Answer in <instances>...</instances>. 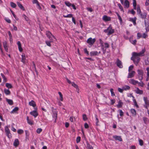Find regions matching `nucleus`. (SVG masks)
I'll return each mask as SVG.
<instances>
[{"label": "nucleus", "instance_id": "1", "mask_svg": "<svg viewBox=\"0 0 149 149\" xmlns=\"http://www.w3.org/2000/svg\"><path fill=\"white\" fill-rule=\"evenodd\" d=\"M145 51V49H142L139 53H137L134 52L132 53V56L131 59L133 61L134 64L136 66H137L138 64L140 61V58L139 57L143 56Z\"/></svg>", "mask_w": 149, "mask_h": 149}, {"label": "nucleus", "instance_id": "2", "mask_svg": "<svg viewBox=\"0 0 149 149\" xmlns=\"http://www.w3.org/2000/svg\"><path fill=\"white\" fill-rule=\"evenodd\" d=\"M104 32L107 33L108 35H110L114 33V30L110 25L107 29L104 30Z\"/></svg>", "mask_w": 149, "mask_h": 149}, {"label": "nucleus", "instance_id": "3", "mask_svg": "<svg viewBox=\"0 0 149 149\" xmlns=\"http://www.w3.org/2000/svg\"><path fill=\"white\" fill-rule=\"evenodd\" d=\"M46 35L47 37L51 40V42H53L52 37L54 38L56 40L55 37L52 34V33L49 31H47L46 32Z\"/></svg>", "mask_w": 149, "mask_h": 149}, {"label": "nucleus", "instance_id": "4", "mask_svg": "<svg viewBox=\"0 0 149 149\" xmlns=\"http://www.w3.org/2000/svg\"><path fill=\"white\" fill-rule=\"evenodd\" d=\"M96 41V39L95 38H88L87 40V42L90 45L92 46Z\"/></svg>", "mask_w": 149, "mask_h": 149}, {"label": "nucleus", "instance_id": "5", "mask_svg": "<svg viewBox=\"0 0 149 149\" xmlns=\"http://www.w3.org/2000/svg\"><path fill=\"white\" fill-rule=\"evenodd\" d=\"M52 111L53 112V118L54 119V122L55 123L56 122L57 117V111L55 109L53 108H52Z\"/></svg>", "mask_w": 149, "mask_h": 149}, {"label": "nucleus", "instance_id": "6", "mask_svg": "<svg viewBox=\"0 0 149 149\" xmlns=\"http://www.w3.org/2000/svg\"><path fill=\"white\" fill-rule=\"evenodd\" d=\"M5 132L6 134L9 138H11V136L10 133V130L8 126H6L5 127Z\"/></svg>", "mask_w": 149, "mask_h": 149}, {"label": "nucleus", "instance_id": "7", "mask_svg": "<svg viewBox=\"0 0 149 149\" xmlns=\"http://www.w3.org/2000/svg\"><path fill=\"white\" fill-rule=\"evenodd\" d=\"M138 75L140 80H141L143 79V71L142 70H137Z\"/></svg>", "mask_w": 149, "mask_h": 149}, {"label": "nucleus", "instance_id": "8", "mask_svg": "<svg viewBox=\"0 0 149 149\" xmlns=\"http://www.w3.org/2000/svg\"><path fill=\"white\" fill-rule=\"evenodd\" d=\"M29 105L32 106L34 108L35 110H37V107H36V104L35 102L33 100H32L31 101L29 102Z\"/></svg>", "mask_w": 149, "mask_h": 149}, {"label": "nucleus", "instance_id": "9", "mask_svg": "<svg viewBox=\"0 0 149 149\" xmlns=\"http://www.w3.org/2000/svg\"><path fill=\"white\" fill-rule=\"evenodd\" d=\"M100 51H99V52H98L96 51H93L90 52V55L91 56H93L97 55L98 54H100Z\"/></svg>", "mask_w": 149, "mask_h": 149}, {"label": "nucleus", "instance_id": "10", "mask_svg": "<svg viewBox=\"0 0 149 149\" xmlns=\"http://www.w3.org/2000/svg\"><path fill=\"white\" fill-rule=\"evenodd\" d=\"M102 19L105 22L110 21L111 20V18L110 17L104 15L102 17Z\"/></svg>", "mask_w": 149, "mask_h": 149}, {"label": "nucleus", "instance_id": "11", "mask_svg": "<svg viewBox=\"0 0 149 149\" xmlns=\"http://www.w3.org/2000/svg\"><path fill=\"white\" fill-rule=\"evenodd\" d=\"M36 110H35L33 111L30 112V114L35 118L36 117L38 116V113L36 111Z\"/></svg>", "mask_w": 149, "mask_h": 149}, {"label": "nucleus", "instance_id": "12", "mask_svg": "<svg viewBox=\"0 0 149 149\" xmlns=\"http://www.w3.org/2000/svg\"><path fill=\"white\" fill-rule=\"evenodd\" d=\"M3 45L4 49L6 52H8V46L7 45V43L6 41H4L3 42Z\"/></svg>", "mask_w": 149, "mask_h": 149}, {"label": "nucleus", "instance_id": "13", "mask_svg": "<svg viewBox=\"0 0 149 149\" xmlns=\"http://www.w3.org/2000/svg\"><path fill=\"white\" fill-rule=\"evenodd\" d=\"M135 72L134 71H132L128 74V78H132L134 77Z\"/></svg>", "mask_w": 149, "mask_h": 149}, {"label": "nucleus", "instance_id": "14", "mask_svg": "<svg viewBox=\"0 0 149 149\" xmlns=\"http://www.w3.org/2000/svg\"><path fill=\"white\" fill-rule=\"evenodd\" d=\"M113 137L116 140H118L120 141H122V139L120 136H113Z\"/></svg>", "mask_w": 149, "mask_h": 149}, {"label": "nucleus", "instance_id": "15", "mask_svg": "<svg viewBox=\"0 0 149 149\" xmlns=\"http://www.w3.org/2000/svg\"><path fill=\"white\" fill-rule=\"evenodd\" d=\"M124 5L125 8H128L129 6V1L127 0H126L125 1Z\"/></svg>", "mask_w": 149, "mask_h": 149}, {"label": "nucleus", "instance_id": "16", "mask_svg": "<svg viewBox=\"0 0 149 149\" xmlns=\"http://www.w3.org/2000/svg\"><path fill=\"white\" fill-rule=\"evenodd\" d=\"M129 82L130 83L133 85H136L138 83V81L135 80L133 79H131Z\"/></svg>", "mask_w": 149, "mask_h": 149}, {"label": "nucleus", "instance_id": "17", "mask_svg": "<svg viewBox=\"0 0 149 149\" xmlns=\"http://www.w3.org/2000/svg\"><path fill=\"white\" fill-rule=\"evenodd\" d=\"M22 57L21 61L24 63L25 62V60L26 59V57L25 54H23L22 55Z\"/></svg>", "mask_w": 149, "mask_h": 149}, {"label": "nucleus", "instance_id": "18", "mask_svg": "<svg viewBox=\"0 0 149 149\" xmlns=\"http://www.w3.org/2000/svg\"><path fill=\"white\" fill-rule=\"evenodd\" d=\"M17 44L18 46V49L20 52H22L23 51V49L21 47V44L19 41H18L17 42Z\"/></svg>", "mask_w": 149, "mask_h": 149}, {"label": "nucleus", "instance_id": "19", "mask_svg": "<svg viewBox=\"0 0 149 149\" xmlns=\"http://www.w3.org/2000/svg\"><path fill=\"white\" fill-rule=\"evenodd\" d=\"M117 65L120 68H121L123 67L121 61L118 60H117Z\"/></svg>", "mask_w": 149, "mask_h": 149}, {"label": "nucleus", "instance_id": "20", "mask_svg": "<svg viewBox=\"0 0 149 149\" xmlns=\"http://www.w3.org/2000/svg\"><path fill=\"white\" fill-rule=\"evenodd\" d=\"M19 144V140L17 139H15L13 143L14 146L17 147Z\"/></svg>", "mask_w": 149, "mask_h": 149}, {"label": "nucleus", "instance_id": "21", "mask_svg": "<svg viewBox=\"0 0 149 149\" xmlns=\"http://www.w3.org/2000/svg\"><path fill=\"white\" fill-rule=\"evenodd\" d=\"M26 119L27 120V122L30 125H32L33 124V121L32 120H30L28 116H27L26 117Z\"/></svg>", "mask_w": 149, "mask_h": 149}, {"label": "nucleus", "instance_id": "22", "mask_svg": "<svg viewBox=\"0 0 149 149\" xmlns=\"http://www.w3.org/2000/svg\"><path fill=\"white\" fill-rule=\"evenodd\" d=\"M135 92L137 94H141L143 93V91L139 90L138 88H136L135 90Z\"/></svg>", "mask_w": 149, "mask_h": 149}, {"label": "nucleus", "instance_id": "23", "mask_svg": "<svg viewBox=\"0 0 149 149\" xmlns=\"http://www.w3.org/2000/svg\"><path fill=\"white\" fill-rule=\"evenodd\" d=\"M17 4L18 6V7L22 10H24L25 9L23 7V6H22V5L19 2H17Z\"/></svg>", "mask_w": 149, "mask_h": 149}, {"label": "nucleus", "instance_id": "24", "mask_svg": "<svg viewBox=\"0 0 149 149\" xmlns=\"http://www.w3.org/2000/svg\"><path fill=\"white\" fill-rule=\"evenodd\" d=\"M123 88V89L124 91H126L127 90H129L130 89V87L127 85H125L124 86H123L122 87Z\"/></svg>", "mask_w": 149, "mask_h": 149}, {"label": "nucleus", "instance_id": "25", "mask_svg": "<svg viewBox=\"0 0 149 149\" xmlns=\"http://www.w3.org/2000/svg\"><path fill=\"white\" fill-rule=\"evenodd\" d=\"M19 110V108L18 107H15L11 111V113H16V112L18 111Z\"/></svg>", "mask_w": 149, "mask_h": 149}, {"label": "nucleus", "instance_id": "26", "mask_svg": "<svg viewBox=\"0 0 149 149\" xmlns=\"http://www.w3.org/2000/svg\"><path fill=\"white\" fill-rule=\"evenodd\" d=\"M6 101L10 105H12L13 104V101L7 98L6 99Z\"/></svg>", "mask_w": 149, "mask_h": 149}, {"label": "nucleus", "instance_id": "27", "mask_svg": "<svg viewBox=\"0 0 149 149\" xmlns=\"http://www.w3.org/2000/svg\"><path fill=\"white\" fill-rule=\"evenodd\" d=\"M131 112L132 113L134 116H135L136 115V110L134 109H131Z\"/></svg>", "mask_w": 149, "mask_h": 149}, {"label": "nucleus", "instance_id": "28", "mask_svg": "<svg viewBox=\"0 0 149 149\" xmlns=\"http://www.w3.org/2000/svg\"><path fill=\"white\" fill-rule=\"evenodd\" d=\"M146 71L147 72H146L147 74V78L146 79V80L147 81L148 80V77H149V67L148 68H146Z\"/></svg>", "mask_w": 149, "mask_h": 149}, {"label": "nucleus", "instance_id": "29", "mask_svg": "<svg viewBox=\"0 0 149 149\" xmlns=\"http://www.w3.org/2000/svg\"><path fill=\"white\" fill-rule=\"evenodd\" d=\"M71 84L74 87L76 88L77 89H78V91H79L78 86L76 84H75L74 82H72Z\"/></svg>", "mask_w": 149, "mask_h": 149}, {"label": "nucleus", "instance_id": "30", "mask_svg": "<svg viewBox=\"0 0 149 149\" xmlns=\"http://www.w3.org/2000/svg\"><path fill=\"white\" fill-rule=\"evenodd\" d=\"M130 20L134 24V25H136V18H130Z\"/></svg>", "mask_w": 149, "mask_h": 149}, {"label": "nucleus", "instance_id": "31", "mask_svg": "<svg viewBox=\"0 0 149 149\" xmlns=\"http://www.w3.org/2000/svg\"><path fill=\"white\" fill-rule=\"evenodd\" d=\"M137 13L139 15H140L141 13V12L140 9V7L139 6H137Z\"/></svg>", "mask_w": 149, "mask_h": 149}, {"label": "nucleus", "instance_id": "32", "mask_svg": "<svg viewBox=\"0 0 149 149\" xmlns=\"http://www.w3.org/2000/svg\"><path fill=\"white\" fill-rule=\"evenodd\" d=\"M123 103L121 102V101H119L118 102L117 106L118 108L121 107L122 106Z\"/></svg>", "mask_w": 149, "mask_h": 149}, {"label": "nucleus", "instance_id": "33", "mask_svg": "<svg viewBox=\"0 0 149 149\" xmlns=\"http://www.w3.org/2000/svg\"><path fill=\"white\" fill-rule=\"evenodd\" d=\"M133 5L134 9H136V0H133Z\"/></svg>", "mask_w": 149, "mask_h": 149}, {"label": "nucleus", "instance_id": "34", "mask_svg": "<svg viewBox=\"0 0 149 149\" xmlns=\"http://www.w3.org/2000/svg\"><path fill=\"white\" fill-rule=\"evenodd\" d=\"M6 86L7 87L9 88H11L12 87V86L11 84L9 83H6Z\"/></svg>", "mask_w": 149, "mask_h": 149}, {"label": "nucleus", "instance_id": "35", "mask_svg": "<svg viewBox=\"0 0 149 149\" xmlns=\"http://www.w3.org/2000/svg\"><path fill=\"white\" fill-rule=\"evenodd\" d=\"M25 132L26 134V139H28L29 136V132L27 130H25Z\"/></svg>", "mask_w": 149, "mask_h": 149}, {"label": "nucleus", "instance_id": "36", "mask_svg": "<svg viewBox=\"0 0 149 149\" xmlns=\"http://www.w3.org/2000/svg\"><path fill=\"white\" fill-rule=\"evenodd\" d=\"M5 93L7 95H9L10 93V92L9 90L5 89L4 90Z\"/></svg>", "mask_w": 149, "mask_h": 149}, {"label": "nucleus", "instance_id": "37", "mask_svg": "<svg viewBox=\"0 0 149 149\" xmlns=\"http://www.w3.org/2000/svg\"><path fill=\"white\" fill-rule=\"evenodd\" d=\"M17 132L19 134H21L24 133V131L22 129H19L17 130Z\"/></svg>", "mask_w": 149, "mask_h": 149}, {"label": "nucleus", "instance_id": "38", "mask_svg": "<svg viewBox=\"0 0 149 149\" xmlns=\"http://www.w3.org/2000/svg\"><path fill=\"white\" fill-rule=\"evenodd\" d=\"M10 5L13 8H15L16 6V4L13 2H10Z\"/></svg>", "mask_w": 149, "mask_h": 149}, {"label": "nucleus", "instance_id": "39", "mask_svg": "<svg viewBox=\"0 0 149 149\" xmlns=\"http://www.w3.org/2000/svg\"><path fill=\"white\" fill-rule=\"evenodd\" d=\"M87 149H93V147L88 143H87Z\"/></svg>", "mask_w": 149, "mask_h": 149}, {"label": "nucleus", "instance_id": "40", "mask_svg": "<svg viewBox=\"0 0 149 149\" xmlns=\"http://www.w3.org/2000/svg\"><path fill=\"white\" fill-rule=\"evenodd\" d=\"M65 3L67 6L68 7H70L71 6V4L68 1L65 2Z\"/></svg>", "mask_w": 149, "mask_h": 149}, {"label": "nucleus", "instance_id": "41", "mask_svg": "<svg viewBox=\"0 0 149 149\" xmlns=\"http://www.w3.org/2000/svg\"><path fill=\"white\" fill-rule=\"evenodd\" d=\"M83 119L84 121H86L87 119V118L86 114H83Z\"/></svg>", "mask_w": 149, "mask_h": 149}, {"label": "nucleus", "instance_id": "42", "mask_svg": "<svg viewBox=\"0 0 149 149\" xmlns=\"http://www.w3.org/2000/svg\"><path fill=\"white\" fill-rule=\"evenodd\" d=\"M116 14L118 17L119 19L120 20V22H122V20L121 17L120 16V15H119L118 13H116Z\"/></svg>", "mask_w": 149, "mask_h": 149}, {"label": "nucleus", "instance_id": "43", "mask_svg": "<svg viewBox=\"0 0 149 149\" xmlns=\"http://www.w3.org/2000/svg\"><path fill=\"white\" fill-rule=\"evenodd\" d=\"M137 84H138L139 86H140L141 87H143L144 85V83L142 81H141L140 82H138V83Z\"/></svg>", "mask_w": 149, "mask_h": 149}, {"label": "nucleus", "instance_id": "44", "mask_svg": "<svg viewBox=\"0 0 149 149\" xmlns=\"http://www.w3.org/2000/svg\"><path fill=\"white\" fill-rule=\"evenodd\" d=\"M113 90L112 88H111L110 89V92L111 93V95L112 96H113L115 95V94L113 91Z\"/></svg>", "mask_w": 149, "mask_h": 149}, {"label": "nucleus", "instance_id": "45", "mask_svg": "<svg viewBox=\"0 0 149 149\" xmlns=\"http://www.w3.org/2000/svg\"><path fill=\"white\" fill-rule=\"evenodd\" d=\"M22 16L26 21H28L29 20V19L28 17H27L25 15H23Z\"/></svg>", "mask_w": 149, "mask_h": 149}, {"label": "nucleus", "instance_id": "46", "mask_svg": "<svg viewBox=\"0 0 149 149\" xmlns=\"http://www.w3.org/2000/svg\"><path fill=\"white\" fill-rule=\"evenodd\" d=\"M142 35L140 33H139L137 34V39H139L141 38H142Z\"/></svg>", "mask_w": 149, "mask_h": 149}, {"label": "nucleus", "instance_id": "47", "mask_svg": "<svg viewBox=\"0 0 149 149\" xmlns=\"http://www.w3.org/2000/svg\"><path fill=\"white\" fill-rule=\"evenodd\" d=\"M118 7H119V8L121 10V11H124L123 8L122 6H121V5H120V4L118 3Z\"/></svg>", "mask_w": 149, "mask_h": 149}, {"label": "nucleus", "instance_id": "48", "mask_svg": "<svg viewBox=\"0 0 149 149\" xmlns=\"http://www.w3.org/2000/svg\"><path fill=\"white\" fill-rule=\"evenodd\" d=\"M63 17H72V15L71 14H69L67 15H63Z\"/></svg>", "mask_w": 149, "mask_h": 149}, {"label": "nucleus", "instance_id": "49", "mask_svg": "<svg viewBox=\"0 0 149 149\" xmlns=\"http://www.w3.org/2000/svg\"><path fill=\"white\" fill-rule=\"evenodd\" d=\"M139 15L141 16V18H144L146 17V14L145 13H144L143 14L141 13Z\"/></svg>", "mask_w": 149, "mask_h": 149}, {"label": "nucleus", "instance_id": "50", "mask_svg": "<svg viewBox=\"0 0 149 149\" xmlns=\"http://www.w3.org/2000/svg\"><path fill=\"white\" fill-rule=\"evenodd\" d=\"M42 130L41 128H38L36 130V132L38 134H40L42 131Z\"/></svg>", "mask_w": 149, "mask_h": 149}, {"label": "nucleus", "instance_id": "51", "mask_svg": "<svg viewBox=\"0 0 149 149\" xmlns=\"http://www.w3.org/2000/svg\"><path fill=\"white\" fill-rule=\"evenodd\" d=\"M51 42V40H50V41H46L45 42L47 46L50 47L51 46L50 42Z\"/></svg>", "mask_w": 149, "mask_h": 149}, {"label": "nucleus", "instance_id": "52", "mask_svg": "<svg viewBox=\"0 0 149 149\" xmlns=\"http://www.w3.org/2000/svg\"><path fill=\"white\" fill-rule=\"evenodd\" d=\"M130 41L131 42L132 44L135 45L136 44V40H134L131 41L130 40Z\"/></svg>", "mask_w": 149, "mask_h": 149}, {"label": "nucleus", "instance_id": "53", "mask_svg": "<svg viewBox=\"0 0 149 149\" xmlns=\"http://www.w3.org/2000/svg\"><path fill=\"white\" fill-rule=\"evenodd\" d=\"M109 45L108 43H105L104 44L103 47H105L106 48H108L109 47Z\"/></svg>", "mask_w": 149, "mask_h": 149}, {"label": "nucleus", "instance_id": "54", "mask_svg": "<svg viewBox=\"0 0 149 149\" xmlns=\"http://www.w3.org/2000/svg\"><path fill=\"white\" fill-rule=\"evenodd\" d=\"M139 144L141 146H142L143 145V141L142 140L139 139Z\"/></svg>", "mask_w": 149, "mask_h": 149}, {"label": "nucleus", "instance_id": "55", "mask_svg": "<svg viewBox=\"0 0 149 149\" xmlns=\"http://www.w3.org/2000/svg\"><path fill=\"white\" fill-rule=\"evenodd\" d=\"M148 35L146 33H144L143 34V35H142V38H145Z\"/></svg>", "mask_w": 149, "mask_h": 149}, {"label": "nucleus", "instance_id": "56", "mask_svg": "<svg viewBox=\"0 0 149 149\" xmlns=\"http://www.w3.org/2000/svg\"><path fill=\"white\" fill-rule=\"evenodd\" d=\"M118 91L119 92L121 93H122L124 90L123 89V88H118Z\"/></svg>", "mask_w": 149, "mask_h": 149}, {"label": "nucleus", "instance_id": "57", "mask_svg": "<svg viewBox=\"0 0 149 149\" xmlns=\"http://www.w3.org/2000/svg\"><path fill=\"white\" fill-rule=\"evenodd\" d=\"M133 68V65H131L129 68L128 71L130 72L131 70H132Z\"/></svg>", "mask_w": 149, "mask_h": 149}, {"label": "nucleus", "instance_id": "58", "mask_svg": "<svg viewBox=\"0 0 149 149\" xmlns=\"http://www.w3.org/2000/svg\"><path fill=\"white\" fill-rule=\"evenodd\" d=\"M80 139H81L80 137L79 136H78L77 138V139H76V141H77V143H78L79 142H80Z\"/></svg>", "mask_w": 149, "mask_h": 149}, {"label": "nucleus", "instance_id": "59", "mask_svg": "<svg viewBox=\"0 0 149 149\" xmlns=\"http://www.w3.org/2000/svg\"><path fill=\"white\" fill-rule=\"evenodd\" d=\"M133 102H134V105L137 107V108H138V105H137V103H136V101L134 99L133 100Z\"/></svg>", "mask_w": 149, "mask_h": 149}, {"label": "nucleus", "instance_id": "60", "mask_svg": "<svg viewBox=\"0 0 149 149\" xmlns=\"http://www.w3.org/2000/svg\"><path fill=\"white\" fill-rule=\"evenodd\" d=\"M119 111V113L120 115V116H122L123 115V111L121 110H120Z\"/></svg>", "mask_w": 149, "mask_h": 149}, {"label": "nucleus", "instance_id": "61", "mask_svg": "<svg viewBox=\"0 0 149 149\" xmlns=\"http://www.w3.org/2000/svg\"><path fill=\"white\" fill-rule=\"evenodd\" d=\"M87 9L88 11H89L91 12L93 11V9L91 8H87Z\"/></svg>", "mask_w": 149, "mask_h": 149}, {"label": "nucleus", "instance_id": "62", "mask_svg": "<svg viewBox=\"0 0 149 149\" xmlns=\"http://www.w3.org/2000/svg\"><path fill=\"white\" fill-rule=\"evenodd\" d=\"M5 19L6 21V22H7L8 23H11V21L9 19L6 18Z\"/></svg>", "mask_w": 149, "mask_h": 149}, {"label": "nucleus", "instance_id": "63", "mask_svg": "<svg viewBox=\"0 0 149 149\" xmlns=\"http://www.w3.org/2000/svg\"><path fill=\"white\" fill-rule=\"evenodd\" d=\"M33 4L36 3L37 4L39 2L37 0H33Z\"/></svg>", "mask_w": 149, "mask_h": 149}, {"label": "nucleus", "instance_id": "64", "mask_svg": "<svg viewBox=\"0 0 149 149\" xmlns=\"http://www.w3.org/2000/svg\"><path fill=\"white\" fill-rule=\"evenodd\" d=\"M85 53H86L88 55H89V52H88L87 51L86 49L85 48L84 49Z\"/></svg>", "mask_w": 149, "mask_h": 149}]
</instances>
